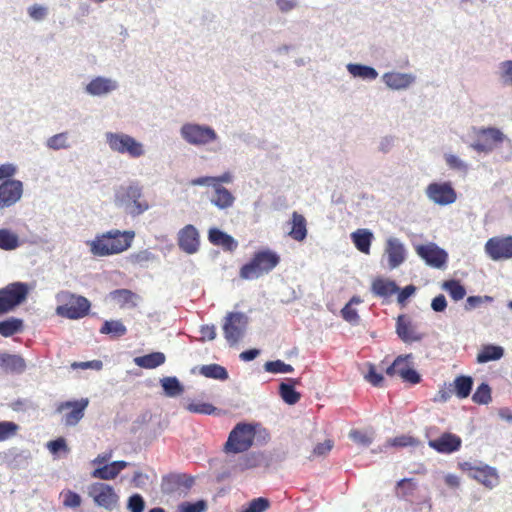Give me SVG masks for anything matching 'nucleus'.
Listing matches in <instances>:
<instances>
[{"instance_id":"obj_58","label":"nucleus","mask_w":512,"mask_h":512,"mask_svg":"<svg viewBox=\"0 0 512 512\" xmlns=\"http://www.w3.org/2000/svg\"><path fill=\"white\" fill-rule=\"evenodd\" d=\"M27 12L31 19L40 22L47 17L48 8L40 4H33L28 7Z\"/></svg>"},{"instance_id":"obj_44","label":"nucleus","mask_w":512,"mask_h":512,"mask_svg":"<svg viewBox=\"0 0 512 512\" xmlns=\"http://www.w3.org/2000/svg\"><path fill=\"white\" fill-rule=\"evenodd\" d=\"M442 289L446 291L454 301L462 300L466 296V288L456 279L444 281Z\"/></svg>"},{"instance_id":"obj_20","label":"nucleus","mask_w":512,"mask_h":512,"mask_svg":"<svg viewBox=\"0 0 512 512\" xmlns=\"http://www.w3.org/2000/svg\"><path fill=\"white\" fill-rule=\"evenodd\" d=\"M193 483L194 479L186 474L171 473L163 476L161 491L163 494L172 495L180 492L182 489H190Z\"/></svg>"},{"instance_id":"obj_36","label":"nucleus","mask_w":512,"mask_h":512,"mask_svg":"<svg viewBox=\"0 0 512 512\" xmlns=\"http://www.w3.org/2000/svg\"><path fill=\"white\" fill-rule=\"evenodd\" d=\"M504 356V348L499 345L487 344L484 345L477 355L478 363H487L490 361H497Z\"/></svg>"},{"instance_id":"obj_11","label":"nucleus","mask_w":512,"mask_h":512,"mask_svg":"<svg viewBox=\"0 0 512 512\" xmlns=\"http://www.w3.org/2000/svg\"><path fill=\"white\" fill-rule=\"evenodd\" d=\"M505 135L494 127L481 128L477 132V139L470 144L477 153H483L485 155L491 153L496 144L503 142Z\"/></svg>"},{"instance_id":"obj_56","label":"nucleus","mask_w":512,"mask_h":512,"mask_svg":"<svg viewBox=\"0 0 512 512\" xmlns=\"http://www.w3.org/2000/svg\"><path fill=\"white\" fill-rule=\"evenodd\" d=\"M500 79L503 85L512 86V60H506L499 64Z\"/></svg>"},{"instance_id":"obj_17","label":"nucleus","mask_w":512,"mask_h":512,"mask_svg":"<svg viewBox=\"0 0 512 512\" xmlns=\"http://www.w3.org/2000/svg\"><path fill=\"white\" fill-rule=\"evenodd\" d=\"M200 243V233L192 224L185 225L177 233L178 247L188 255L196 254L200 249Z\"/></svg>"},{"instance_id":"obj_50","label":"nucleus","mask_w":512,"mask_h":512,"mask_svg":"<svg viewBox=\"0 0 512 512\" xmlns=\"http://www.w3.org/2000/svg\"><path fill=\"white\" fill-rule=\"evenodd\" d=\"M447 166L455 171L467 173L469 170V165L460 157L455 154H445L444 155Z\"/></svg>"},{"instance_id":"obj_45","label":"nucleus","mask_w":512,"mask_h":512,"mask_svg":"<svg viewBox=\"0 0 512 512\" xmlns=\"http://www.w3.org/2000/svg\"><path fill=\"white\" fill-rule=\"evenodd\" d=\"M20 246V240L17 234L9 229H0V249L12 251Z\"/></svg>"},{"instance_id":"obj_25","label":"nucleus","mask_w":512,"mask_h":512,"mask_svg":"<svg viewBox=\"0 0 512 512\" xmlns=\"http://www.w3.org/2000/svg\"><path fill=\"white\" fill-rule=\"evenodd\" d=\"M135 237L134 231H120L112 229L106 232V238L111 239L110 247L115 250V254L126 251L131 247Z\"/></svg>"},{"instance_id":"obj_14","label":"nucleus","mask_w":512,"mask_h":512,"mask_svg":"<svg viewBox=\"0 0 512 512\" xmlns=\"http://www.w3.org/2000/svg\"><path fill=\"white\" fill-rule=\"evenodd\" d=\"M119 82L111 77L95 76L85 86L84 92L91 97L104 98L117 91Z\"/></svg>"},{"instance_id":"obj_53","label":"nucleus","mask_w":512,"mask_h":512,"mask_svg":"<svg viewBox=\"0 0 512 512\" xmlns=\"http://www.w3.org/2000/svg\"><path fill=\"white\" fill-rule=\"evenodd\" d=\"M207 503L205 500H197L195 502L184 501L177 507V512H205Z\"/></svg>"},{"instance_id":"obj_8","label":"nucleus","mask_w":512,"mask_h":512,"mask_svg":"<svg viewBox=\"0 0 512 512\" xmlns=\"http://www.w3.org/2000/svg\"><path fill=\"white\" fill-rule=\"evenodd\" d=\"M249 319L243 312H229L224 318L223 334L230 346L236 345L245 336Z\"/></svg>"},{"instance_id":"obj_29","label":"nucleus","mask_w":512,"mask_h":512,"mask_svg":"<svg viewBox=\"0 0 512 512\" xmlns=\"http://www.w3.org/2000/svg\"><path fill=\"white\" fill-rule=\"evenodd\" d=\"M211 204L219 210H226L234 205V195L225 187H215L213 195L209 198Z\"/></svg>"},{"instance_id":"obj_34","label":"nucleus","mask_w":512,"mask_h":512,"mask_svg":"<svg viewBox=\"0 0 512 512\" xmlns=\"http://www.w3.org/2000/svg\"><path fill=\"white\" fill-rule=\"evenodd\" d=\"M450 387H452L453 393L459 399H465L471 394L473 388V378L467 375L457 376L454 382L450 384Z\"/></svg>"},{"instance_id":"obj_39","label":"nucleus","mask_w":512,"mask_h":512,"mask_svg":"<svg viewBox=\"0 0 512 512\" xmlns=\"http://www.w3.org/2000/svg\"><path fill=\"white\" fill-rule=\"evenodd\" d=\"M112 300L116 301L120 306L136 307L138 295L129 289H116L110 292Z\"/></svg>"},{"instance_id":"obj_32","label":"nucleus","mask_w":512,"mask_h":512,"mask_svg":"<svg viewBox=\"0 0 512 512\" xmlns=\"http://www.w3.org/2000/svg\"><path fill=\"white\" fill-rule=\"evenodd\" d=\"M399 290L398 285L393 280L377 278L372 282L371 291L378 297L388 298Z\"/></svg>"},{"instance_id":"obj_2","label":"nucleus","mask_w":512,"mask_h":512,"mask_svg":"<svg viewBox=\"0 0 512 512\" xmlns=\"http://www.w3.org/2000/svg\"><path fill=\"white\" fill-rule=\"evenodd\" d=\"M280 263V255L270 249L255 252L249 262L245 263L239 272L244 280H255L270 273Z\"/></svg>"},{"instance_id":"obj_59","label":"nucleus","mask_w":512,"mask_h":512,"mask_svg":"<svg viewBox=\"0 0 512 512\" xmlns=\"http://www.w3.org/2000/svg\"><path fill=\"white\" fill-rule=\"evenodd\" d=\"M47 448L50 453L54 456H57L60 452L68 453L69 448L67 446L66 440L62 437H59L55 440L49 441L47 443Z\"/></svg>"},{"instance_id":"obj_64","label":"nucleus","mask_w":512,"mask_h":512,"mask_svg":"<svg viewBox=\"0 0 512 512\" xmlns=\"http://www.w3.org/2000/svg\"><path fill=\"white\" fill-rule=\"evenodd\" d=\"M365 379L375 387H380L383 382V375L378 373L375 369V366L370 364L368 373L365 376Z\"/></svg>"},{"instance_id":"obj_51","label":"nucleus","mask_w":512,"mask_h":512,"mask_svg":"<svg viewBox=\"0 0 512 512\" xmlns=\"http://www.w3.org/2000/svg\"><path fill=\"white\" fill-rule=\"evenodd\" d=\"M60 496L63 498L62 504L65 508L76 509L81 505V496L72 490H63Z\"/></svg>"},{"instance_id":"obj_62","label":"nucleus","mask_w":512,"mask_h":512,"mask_svg":"<svg viewBox=\"0 0 512 512\" xmlns=\"http://www.w3.org/2000/svg\"><path fill=\"white\" fill-rule=\"evenodd\" d=\"M418 444V441L407 435H401L398 437L393 438L389 445L393 447H409V446H416Z\"/></svg>"},{"instance_id":"obj_5","label":"nucleus","mask_w":512,"mask_h":512,"mask_svg":"<svg viewBox=\"0 0 512 512\" xmlns=\"http://www.w3.org/2000/svg\"><path fill=\"white\" fill-rule=\"evenodd\" d=\"M105 140L111 151L127 154L131 158H140L145 155L144 144L129 134L122 132H106Z\"/></svg>"},{"instance_id":"obj_9","label":"nucleus","mask_w":512,"mask_h":512,"mask_svg":"<svg viewBox=\"0 0 512 512\" xmlns=\"http://www.w3.org/2000/svg\"><path fill=\"white\" fill-rule=\"evenodd\" d=\"M87 494L93 499L95 506L112 511L119 502V496L113 486L104 482L91 483L87 488Z\"/></svg>"},{"instance_id":"obj_3","label":"nucleus","mask_w":512,"mask_h":512,"mask_svg":"<svg viewBox=\"0 0 512 512\" xmlns=\"http://www.w3.org/2000/svg\"><path fill=\"white\" fill-rule=\"evenodd\" d=\"M179 134L185 143L195 147H203L219 141V135L213 127L196 122L182 124Z\"/></svg>"},{"instance_id":"obj_61","label":"nucleus","mask_w":512,"mask_h":512,"mask_svg":"<svg viewBox=\"0 0 512 512\" xmlns=\"http://www.w3.org/2000/svg\"><path fill=\"white\" fill-rule=\"evenodd\" d=\"M130 259L133 263L143 265L147 262L154 261L156 259V255L150 250L145 249L131 254Z\"/></svg>"},{"instance_id":"obj_16","label":"nucleus","mask_w":512,"mask_h":512,"mask_svg":"<svg viewBox=\"0 0 512 512\" xmlns=\"http://www.w3.org/2000/svg\"><path fill=\"white\" fill-rule=\"evenodd\" d=\"M89 404L87 398H81L80 400L65 401L58 404L56 411L61 413L64 410H70L63 416V423L66 426H76L81 419L84 417L85 410Z\"/></svg>"},{"instance_id":"obj_23","label":"nucleus","mask_w":512,"mask_h":512,"mask_svg":"<svg viewBox=\"0 0 512 512\" xmlns=\"http://www.w3.org/2000/svg\"><path fill=\"white\" fill-rule=\"evenodd\" d=\"M396 334L404 343L419 342L425 336L417 331L416 326L405 315L397 317Z\"/></svg>"},{"instance_id":"obj_47","label":"nucleus","mask_w":512,"mask_h":512,"mask_svg":"<svg viewBox=\"0 0 512 512\" xmlns=\"http://www.w3.org/2000/svg\"><path fill=\"white\" fill-rule=\"evenodd\" d=\"M491 400L492 397L490 386L485 382L481 383L472 395V401L479 405H487L491 402Z\"/></svg>"},{"instance_id":"obj_6","label":"nucleus","mask_w":512,"mask_h":512,"mask_svg":"<svg viewBox=\"0 0 512 512\" xmlns=\"http://www.w3.org/2000/svg\"><path fill=\"white\" fill-rule=\"evenodd\" d=\"M254 438L255 430L252 424L238 423L229 433L224 451L234 454L244 453L252 447Z\"/></svg>"},{"instance_id":"obj_38","label":"nucleus","mask_w":512,"mask_h":512,"mask_svg":"<svg viewBox=\"0 0 512 512\" xmlns=\"http://www.w3.org/2000/svg\"><path fill=\"white\" fill-rule=\"evenodd\" d=\"M24 329V322L20 318L9 317L0 321V335L3 337H11L21 333Z\"/></svg>"},{"instance_id":"obj_24","label":"nucleus","mask_w":512,"mask_h":512,"mask_svg":"<svg viewBox=\"0 0 512 512\" xmlns=\"http://www.w3.org/2000/svg\"><path fill=\"white\" fill-rule=\"evenodd\" d=\"M383 83L392 90H405L416 81L412 73L386 72L382 76Z\"/></svg>"},{"instance_id":"obj_4","label":"nucleus","mask_w":512,"mask_h":512,"mask_svg":"<svg viewBox=\"0 0 512 512\" xmlns=\"http://www.w3.org/2000/svg\"><path fill=\"white\" fill-rule=\"evenodd\" d=\"M57 301L65 303L56 308V314L60 317L77 320L85 317L90 310V301L80 295H75L68 291H62L57 294Z\"/></svg>"},{"instance_id":"obj_10","label":"nucleus","mask_w":512,"mask_h":512,"mask_svg":"<svg viewBox=\"0 0 512 512\" xmlns=\"http://www.w3.org/2000/svg\"><path fill=\"white\" fill-rule=\"evenodd\" d=\"M460 468L462 471L466 472L469 477L477 480L489 489L499 484L498 471L492 466L482 463L475 465L471 462H463L460 464Z\"/></svg>"},{"instance_id":"obj_42","label":"nucleus","mask_w":512,"mask_h":512,"mask_svg":"<svg viewBox=\"0 0 512 512\" xmlns=\"http://www.w3.org/2000/svg\"><path fill=\"white\" fill-rule=\"evenodd\" d=\"M263 460L262 453L250 452L241 456L235 464V469L244 471L260 466Z\"/></svg>"},{"instance_id":"obj_7","label":"nucleus","mask_w":512,"mask_h":512,"mask_svg":"<svg viewBox=\"0 0 512 512\" xmlns=\"http://www.w3.org/2000/svg\"><path fill=\"white\" fill-rule=\"evenodd\" d=\"M29 293V286L24 282H13L0 289V315L13 311L22 304Z\"/></svg>"},{"instance_id":"obj_57","label":"nucleus","mask_w":512,"mask_h":512,"mask_svg":"<svg viewBox=\"0 0 512 512\" xmlns=\"http://www.w3.org/2000/svg\"><path fill=\"white\" fill-rule=\"evenodd\" d=\"M127 508L130 512H143L145 508V500L142 495L132 494L127 501Z\"/></svg>"},{"instance_id":"obj_30","label":"nucleus","mask_w":512,"mask_h":512,"mask_svg":"<svg viewBox=\"0 0 512 512\" xmlns=\"http://www.w3.org/2000/svg\"><path fill=\"white\" fill-rule=\"evenodd\" d=\"M297 383V379L287 378L286 381L279 385V395L288 405L296 404L301 398V394L295 389Z\"/></svg>"},{"instance_id":"obj_49","label":"nucleus","mask_w":512,"mask_h":512,"mask_svg":"<svg viewBox=\"0 0 512 512\" xmlns=\"http://www.w3.org/2000/svg\"><path fill=\"white\" fill-rule=\"evenodd\" d=\"M19 428V425L13 421H0V442L13 438Z\"/></svg>"},{"instance_id":"obj_22","label":"nucleus","mask_w":512,"mask_h":512,"mask_svg":"<svg viewBox=\"0 0 512 512\" xmlns=\"http://www.w3.org/2000/svg\"><path fill=\"white\" fill-rule=\"evenodd\" d=\"M385 253L388 258L389 269L399 267L406 260L407 251L402 241L396 237H390L386 241Z\"/></svg>"},{"instance_id":"obj_31","label":"nucleus","mask_w":512,"mask_h":512,"mask_svg":"<svg viewBox=\"0 0 512 512\" xmlns=\"http://www.w3.org/2000/svg\"><path fill=\"white\" fill-rule=\"evenodd\" d=\"M346 69L354 78H360L365 81H374L379 75L374 67L365 64L348 63Z\"/></svg>"},{"instance_id":"obj_52","label":"nucleus","mask_w":512,"mask_h":512,"mask_svg":"<svg viewBox=\"0 0 512 512\" xmlns=\"http://www.w3.org/2000/svg\"><path fill=\"white\" fill-rule=\"evenodd\" d=\"M186 409L191 413L203 415H212L217 410L215 406L206 402H191L186 406Z\"/></svg>"},{"instance_id":"obj_41","label":"nucleus","mask_w":512,"mask_h":512,"mask_svg":"<svg viewBox=\"0 0 512 512\" xmlns=\"http://www.w3.org/2000/svg\"><path fill=\"white\" fill-rule=\"evenodd\" d=\"M99 332L112 338H119L127 333V328L120 320H106Z\"/></svg>"},{"instance_id":"obj_21","label":"nucleus","mask_w":512,"mask_h":512,"mask_svg":"<svg viewBox=\"0 0 512 512\" xmlns=\"http://www.w3.org/2000/svg\"><path fill=\"white\" fill-rule=\"evenodd\" d=\"M428 445L438 453L452 454L461 448L462 440L456 434L445 432L440 437L429 440Z\"/></svg>"},{"instance_id":"obj_15","label":"nucleus","mask_w":512,"mask_h":512,"mask_svg":"<svg viewBox=\"0 0 512 512\" xmlns=\"http://www.w3.org/2000/svg\"><path fill=\"white\" fill-rule=\"evenodd\" d=\"M486 254L494 261L512 258V235L495 236L485 244Z\"/></svg>"},{"instance_id":"obj_40","label":"nucleus","mask_w":512,"mask_h":512,"mask_svg":"<svg viewBox=\"0 0 512 512\" xmlns=\"http://www.w3.org/2000/svg\"><path fill=\"white\" fill-rule=\"evenodd\" d=\"M160 385L167 397H177L184 392V386L175 376L163 377L160 379Z\"/></svg>"},{"instance_id":"obj_60","label":"nucleus","mask_w":512,"mask_h":512,"mask_svg":"<svg viewBox=\"0 0 512 512\" xmlns=\"http://www.w3.org/2000/svg\"><path fill=\"white\" fill-rule=\"evenodd\" d=\"M341 316L346 322L350 323L353 326L359 324L360 317L358 315V312L350 304H346L341 309Z\"/></svg>"},{"instance_id":"obj_18","label":"nucleus","mask_w":512,"mask_h":512,"mask_svg":"<svg viewBox=\"0 0 512 512\" xmlns=\"http://www.w3.org/2000/svg\"><path fill=\"white\" fill-rule=\"evenodd\" d=\"M32 459L31 452L28 449L11 447L0 452V463L10 469H26Z\"/></svg>"},{"instance_id":"obj_13","label":"nucleus","mask_w":512,"mask_h":512,"mask_svg":"<svg viewBox=\"0 0 512 512\" xmlns=\"http://www.w3.org/2000/svg\"><path fill=\"white\" fill-rule=\"evenodd\" d=\"M415 251L428 266L433 268L444 267L448 260V253L433 242L415 245Z\"/></svg>"},{"instance_id":"obj_43","label":"nucleus","mask_w":512,"mask_h":512,"mask_svg":"<svg viewBox=\"0 0 512 512\" xmlns=\"http://www.w3.org/2000/svg\"><path fill=\"white\" fill-rule=\"evenodd\" d=\"M200 374L206 378L220 381H225L229 378L226 368L219 364H208L201 366Z\"/></svg>"},{"instance_id":"obj_33","label":"nucleus","mask_w":512,"mask_h":512,"mask_svg":"<svg viewBox=\"0 0 512 512\" xmlns=\"http://www.w3.org/2000/svg\"><path fill=\"white\" fill-rule=\"evenodd\" d=\"M351 240L360 252L368 254L373 240V233L368 229H358L351 234Z\"/></svg>"},{"instance_id":"obj_46","label":"nucleus","mask_w":512,"mask_h":512,"mask_svg":"<svg viewBox=\"0 0 512 512\" xmlns=\"http://www.w3.org/2000/svg\"><path fill=\"white\" fill-rule=\"evenodd\" d=\"M45 145L47 148L54 151L69 149L71 147L69 142V133L65 131L49 137L46 140Z\"/></svg>"},{"instance_id":"obj_1","label":"nucleus","mask_w":512,"mask_h":512,"mask_svg":"<svg viewBox=\"0 0 512 512\" xmlns=\"http://www.w3.org/2000/svg\"><path fill=\"white\" fill-rule=\"evenodd\" d=\"M114 203L131 217H138L150 209L149 203L143 198V187L138 181L118 187L114 193Z\"/></svg>"},{"instance_id":"obj_12","label":"nucleus","mask_w":512,"mask_h":512,"mask_svg":"<svg viewBox=\"0 0 512 512\" xmlns=\"http://www.w3.org/2000/svg\"><path fill=\"white\" fill-rule=\"evenodd\" d=\"M426 196L440 206L450 205L457 199V193L450 182L430 183L426 188Z\"/></svg>"},{"instance_id":"obj_26","label":"nucleus","mask_w":512,"mask_h":512,"mask_svg":"<svg viewBox=\"0 0 512 512\" xmlns=\"http://www.w3.org/2000/svg\"><path fill=\"white\" fill-rule=\"evenodd\" d=\"M25 359L18 354L0 351V370L10 374H22L26 370Z\"/></svg>"},{"instance_id":"obj_54","label":"nucleus","mask_w":512,"mask_h":512,"mask_svg":"<svg viewBox=\"0 0 512 512\" xmlns=\"http://www.w3.org/2000/svg\"><path fill=\"white\" fill-rule=\"evenodd\" d=\"M93 478H97L100 480H112L115 479L118 475L115 472L114 468H112V464H105L101 467L96 468L91 473Z\"/></svg>"},{"instance_id":"obj_48","label":"nucleus","mask_w":512,"mask_h":512,"mask_svg":"<svg viewBox=\"0 0 512 512\" xmlns=\"http://www.w3.org/2000/svg\"><path fill=\"white\" fill-rule=\"evenodd\" d=\"M264 370L272 374L292 373L294 368L292 365L282 360L267 361L264 364Z\"/></svg>"},{"instance_id":"obj_28","label":"nucleus","mask_w":512,"mask_h":512,"mask_svg":"<svg viewBox=\"0 0 512 512\" xmlns=\"http://www.w3.org/2000/svg\"><path fill=\"white\" fill-rule=\"evenodd\" d=\"M90 252L95 257H105L115 254V250L110 247L111 239L106 238V232L98 234L93 240L87 241Z\"/></svg>"},{"instance_id":"obj_35","label":"nucleus","mask_w":512,"mask_h":512,"mask_svg":"<svg viewBox=\"0 0 512 512\" xmlns=\"http://www.w3.org/2000/svg\"><path fill=\"white\" fill-rule=\"evenodd\" d=\"M166 357L162 352H152L143 356L134 358V363L145 369H154L164 364Z\"/></svg>"},{"instance_id":"obj_63","label":"nucleus","mask_w":512,"mask_h":512,"mask_svg":"<svg viewBox=\"0 0 512 512\" xmlns=\"http://www.w3.org/2000/svg\"><path fill=\"white\" fill-rule=\"evenodd\" d=\"M401 378L404 382L415 385L421 382V375L414 368L401 370Z\"/></svg>"},{"instance_id":"obj_27","label":"nucleus","mask_w":512,"mask_h":512,"mask_svg":"<svg viewBox=\"0 0 512 512\" xmlns=\"http://www.w3.org/2000/svg\"><path fill=\"white\" fill-rule=\"evenodd\" d=\"M208 240L214 246L233 252L238 247V242L229 234L219 228L213 227L208 231Z\"/></svg>"},{"instance_id":"obj_55","label":"nucleus","mask_w":512,"mask_h":512,"mask_svg":"<svg viewBox=\"0 0 512 512\" xmlns=\"http://www.w3.org/2000/svg\"><path fill=\"white\" fill-rule=\"evenodd\" d=\"M270 506V502L265 497H258L249 502L242 512H264Z\"/></svg>"},{"instance_id":"obj_37","label":"nucleus","mask_w":512,"mask_h":512,"mask_svg":"<svg viewBox=\"0 0 512 512\" xmlns=\"http://www.w3.org/2000/svg\"><path fill=\"white\" fill-rule=\"evenodd\" d=\"M307 222L303 215L293 212L292 214V228L289 235L296 241H303L307 236Z\"/></svg>"},{"instance_id":"obj_19","label":"nucleus","mask_w":512,"mask_h":512,"mask_svg":"<svg viewBox=\"0 0 512 512\" xmlns=\"http://www.w3.org/2000/svg\"><path fill=\"white\" fill-rule=\"evenodd\" d=\"M23 183L17 179L4 180L0 184V209L15 205L22 197Z\"/></svg>"}]
</instances>
